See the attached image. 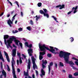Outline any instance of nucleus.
<instances>
[{
    "label": "nucleus",
    "instance_id": "25",
    "mask_svg": "<svg viewBox=\"0 0 78 78\" xmlns=\"http://www.w3.org/2000/svg\"><path fill=\"white\" fill-rule=\"evenodd\" d=\"M43 59V56L42 55H39V59L40 60H42Z\"/></svg>",
    "mask_w": 78,
    "mask_h": 78
},
{
    "label": "nucleus",
    "instance_id": "48",
    "mask_svg": "<svg viewBox=\"0 0 78 78\" xmlns=\"http://www.w3.org/2000/svg\"><path fill=\"white\" fill-rule=\"evenodd\" d=\"M35 72L36 74V76H37V75H38V71H37V70H36Z\"/></svg>",
    "mask_w": 78,
    "mask_h": 78
},
{
    "label": "nucleus",
    "instance_id": "45",
    "mask_svg": "<svg viewBox=\"0 0 78 78\" xmlns=\"http://www.w3.org/2000/svg\"><path fill=\"white\" fill-rule=\"evenodd\" d=\"M20 45V46L21 48H22V43H19Z\"/></svg>",
    "mask_w": 78,
    "mask_h": 78
},
{
    "label": "nucleus",
    "instance_id": "53",
    "mask_svg": "<svg viewBox=\"0 0 78 78\" xmlns=\"http://www.w3.org/2000/svg\"><path fill=\"white\" fill-rule=\"evenodd\" d=\"M21 15L22 17H23V12H21Z\"/></svg>",
    "mask_w": 78,
    "mask_h": 78
},
{
    "label": "nucleus",
    "instance_id": "37",
    "mask_svg": "<svg viewBox=\"0 0 78 78\" xmlns=\"http://www.w3.org/2000/svg\"><path fill=\"white\" fill-rule=\"evenodd\" d=\"M7 66L8 68V69H7V70L9 71H10V68H9V66L7 65Z\"/></svg>",
    "mask_w": 78,
    "mask_h": 78
},
{
    "label": "nucleus",
    "instance_id": "14",
    "mask_svg": "<svg viewBox=\"0 0 78 78\" xmlns=\"http://www.w3.org/2000/svg\"><path fill=\"white\" fill-rule=\"evenodd\" d=\"M23 73L24 75L25 76H28L29 75V74H28V72L26 73L25 71H24Z\"/></svg>",
    "mask_w": 78,
    "mask_h": 78
},
{
    "label": "nucleus",
    "instance_id": "26",
    "mask_svg": "<svg viewBox=\"0 0 78 78\" xmlns=\"http://www.w3.org/2000/svg\"><path fill=\"white\" fill-rule=\"evenodd\" d=\"M43 64H47V61L46 60H45L44 61V60H43Z\"/></svg>",
    "mask_w": 78,
    "mask_h": 78
},
{
    "label": "nucleus",
    "instance_id": "19",
    "mask_svg": "<svg viewBox=\"0 0 78 78\" xmlns=\"http://www.w3.org/2000/svg\"><path fill=\"white\" fill-rule=\"evenodd\" d=\"M44 16H46L47 18H48L49 17V15L48 13H45L44 14Z\"/></svg>",
    "mask_w": 78,
    "mask_h": 78
},
{
    "label": "nucleus",
    "instance_id": "49",
    "mask_svg": "<svg viewBox=\"0 0 78 78\" xmlns=\"http://www.w3.org/2000/svg\"><path fill=\"white\" fill-rule=\"evenodd\" d=\"M17 71L19 73V72H20V69H19V68H18L17 69Z\"/></svg>",
    "mask_w": 78,
    "mask_h": 78
},
{
    "label": "nucleus",
    "instance_id": "63",
    "mask_svg": "<svg viewBox=\"0 0 78 78\" xmlns=\"http://www.w3.org/2000/svg\"><path fill=\"white\" fill-rule=\"evenodd\" d=\"M51 74L52 75H53V70L51 71Z\"/></svg>",
    "mask_w": 78,
    "mask_h": 78
},
{
    "label": "nucleus",
    "instance_id": "27",
    "mask_svg": "<svg viewBox=\"0 0 78 78\" xmlns=\"http://www.w3.org/2000/svg\"><path fill=\"white\" fill-rule=\"evenodd\" d=\"M35 17H37V18H36V20H37H37H38V19H39V18H40V16H39L38 17L37 15H36L35 16Z\"/></svg>",
    "mask_w": 78,
    "mask_h": 78
},
{
    "label": "nucleus",
    "instance_id": "54",
    "mask_svg": "<svg viewBox=\"0 0 78 78\" xmlns=\"http://www.w3.org/2000/svg\"><path fill=\"white\" fill-rule=\"evenodd\" d=\"M22 55L24 58H26V56H25L24 54H22Z\"/></svg>",
    "mask_w": 78,
    "mask_h": 78
},
{
    "label": "nucleus",
    "instance_id": "58",
    "mask_svg": "<svg viewBox=\"0 0 78 78\" xmlns=\"http://www.w3.org/2000/svg\"><path fill=\"white\" fill-rule=\"evenodd\" d=\"M13 47L16 48H17V46H16L14 44H13Z\"/></svg>",
    "mask_w": 78,
    "mask_h": 78
},
{
    "label": "nucleus",
    "instance_id": "24",
    "mask_svg": "<svg viewBox=\"0 0 78 78\" xmlns=\"http://www.w3.org/2000/svg\"><path fill=\"white\" fill-rule=\"evenodd\" d=\"M52 17H53V18H54V20H55V21H56V22H58V20H57V19H56V17H55V16H52Z\"/></svg>",
    "mask_w": 78,
    "mask_h": 78
},
{
    "label": "nucleus",
    "instance_id": "8",
    "mask_svg": "<svg viewBox=\"0 0 78 78\" xmlns=\"http://www.w3.org/2000/svg\"><path fill=\"white\" fill-rule=\"evenodd\" d=\"M4 53L5 54V55L6 56V58L8 61V62H10V60H9V56H8V53L7 52H6V51H4Z\"/></svg>",
    "mask_w": 78,
    "mask_h": 78
},
{
    "label": "nucleus",
    "instance_id": "15",
    "mask_svg": "<svg viewBox=\"0 0 78 78\" xmlns=\"http://www.w3.org/2000/svg\"><path fill=\"white\" fill-rule=\"evenodd\" d=\"M59 65L60 67H64V65L63 64V63H62V62H59Z\"/></svg>",
    "mask_w": 78,
    "mask_h": 78
},
{
    "label": "nucleus",
    "instance_id": "31",
    "mask_svg": "<svg viewBox=\"0 0 78 78\" xmlns=\"http://www.w3.org/2000/svg\"><path fill=\"white\" fill-rule=\"evenodd\" d=\"M69 78H75V77H73V76L72 75H69L68 76Z\"/></svg>",
    "mask_w": 78,
    "mask_h": 78
},
{
    "label": "nucleus",
    "instance_id": "4",
    "mask_svg": "<svg viewBox=\"0 0 78 78\" xmlns=\"http://www.w3.org/2000/svg\"><path fill=\"white\" fill-rule=\"evenodd\" d=\"M11 62L13 77L14 78H17V76H16V71H15V68L14 67V65H15L16 63L15 61L14 60V59H12V61H11Z\"/></svg>",
    "mask_w": 78,
    "mask_h": 78
},
{
    "label": "nucleus",
    "instance_id": "20",
    "mask_svg": "<svg viewBox=\"0 0 78 78\" xmlns=\"http://www.w3.org/2000/svg\"><path fill=\"white\" fill-rule=\"evenodd\" d=\"M47 56L49 58H51V54L48 53L47 54Z\"/></svg>",
    "mask_w": 78,
    "mask_h": 78
},
{
    "label": "nucleus",
    "instance_id": "22",
    "mask_svg": "<svg viewBox=\"0 0 78 78\" xmlns=\"http://www.w3.org/2000/svg\"><path fill=\"white\" fill-rule=\"evenodd\" d=\"M0 59H2L3 62H5V60H4V58H3V56H2L1 57H0Z\"/></svg>",
    "mask_w": 78,
    "mask_h": 78
},
{
    "label": "nucleus",
    "instance_id": "62",
    "mask_svg": "<svg viewBox=\"0 0 78 78\" xmlns=\"http://www.w3.org/2000/svg\"><path fill=\"white\" fill-rule=\"evenodd\" d=\"M3 14H4V12H2L1 15H0V16H2L3 15Z\"/></svg>",
    "mask_w": 78,
    "mask_h": 78
},
{
    "label": "nucleus",
    "instance_id": "50",
    "mask_svg": "<svg viewBox=\"0 0 78 78\" xmlns=\"http://www.w3.org/2000/svg\"><path fill=\"white\" fill-rule=\"evenodd\" d=\"M72 59H74V60H75V61H76L77 59L75 57H73L72 58Z\"/></svg>",
    "mask_w": 78,
    "mask_h": 78
},
{
    "label": "nucleus",
    "instance_id": "13",
    "mask_svg": "<svg viewBox=\"0 0 78 78\" xmlns=\"http://www.w3.org/2000/svg\"><path fill=\"white\" fill-rule=\"evenodd\" d=\"M9 38V35H5L4 36V39H8Z\"/></svg>",
    "mask_w": 78,
    "mask_h": 78
},
{
    "label": "nucleus",
    "instance_id": "47",
    "mask_svg": "<svg viewBox=\"0 0 78 78\" xmlns=\"http://www.w3.org/2000/svg\"><path fill=\"white\" fill-rule=\"evenodd\" d=\"M50 29H51V31H52V32H53V31H54V28H53L51 27Z\"/></svg>",
    "mask_w": 78,
    "mask_h": 78
},
{
    "label": "nucleus",
    "instance_id": "17",
    "mask_svg": "<svg viewBox=\"0 0 78 78\" xmlns=\"http://www.w3.org/2000/svg\"><path fill=\"white\" fill-rule=\"evenodd\" d=\"M65 8V5H61V7H60L59 9H62V8Z\"/></svg>",
    "mask_w": 78,
    "mask_h": 78
},
{
    "label": "nucleus",
    "instance_id": "44",
    "mask_svg": "<svg viewBox=\"0 0 78 78\" xmlns=\"http://www.w3.org/2000/svg\"><path fill=\"white\" fill-rule=\"evenodd\" d=\"M42 66L43 69H44L45 68V65H44V64L43 63L42 64Z\"/></svg>",
    "mask_w": 78,
    "mask_h": 78
},
{
    "label": "nucleus",
    "instance_id": "42",
    "mask_svg": "<svg viewBox=\"0 0 78 78\" xmlns=\"http://www.w3.org/2000/svg\"><path fill=\"white\" fill-rule=\"evenodd\" d=\"M30 64H31V62L30 61V59H28V65H30Z\"/></svg>",
    "mask_w": 78,
    "mask_h": 78
},
{
    "label": "nucleus",
    "instance_id": "64",
    "mask_svg": "<svg viewBox=\"0 0 78 78\" xmlns=\"http://www.w3.org/2000/svg\"><path fill=\"white\" fill-rule=\"evenodd\" d=\"M32 78H35V76H34V74H33L32 75Z\"/></svg>",
    "mask_w": 78,
    "mask_h": 78
},
{
    "label": "nucleus",
    "instance_id": "52",
    "mask_svg": "<svg viewBox=\"0 0 78 78\" xmlns=\"http://www.w3.org/2000/svg\"><path fill=\"white\" fill-rule=\"evenodd\" d=\"M23 29L22 28H19L18 29L19 31H22Z\"/></svg>",
    "mask_w": 78,
    "mask_h": 78
},
{
    "label": "nucleus",
    "instance_id": "18",
    "mask_svg": "<svg viewBox=\"0 0 78 78\" xmlns=\"http://www.w3.org/2000/svg\"><path fill=\"white\" fill-rule=\"evenodd\" d=\"M40 14H44H44H45V12H44L43 11V10H41L40 11Z\"/></svg>",
    "mask_w": 78,
    "mask_h": 78
},
{
    "label": "nucleus",
    "instance_id": "6",
    "mask_svg": "<svg viewBox=\"0 0 78 78\" xmlns=\"http://www.w3.org/2000/svg\"><path fill=\"white\" fill-rule=\"evenodd\" d=\"M27 51H28V53L29 56H32L33 55H32V53H33V49L30 48L28 49Z\"/></svg>",
    "mask_w": 78,
    "mask_h": 78
},
{
    "label": "nucleus",
    "instance_id": "40",
    "mask_svg": "<svg viewBox=\"0 0 78 78\" xmlns=\"http://www.w3.org/2000/svg\"><path fill=\"white\" fill-rule=\"evenodd\" d=\"M30 22L31 25H33V22L32 20H31L30 21Z\"/></svg>",
    "mask_w": 78,
    "mask_h": 78
},
{
    "label": "nucleus",
    "instance_id": "1",
    "mask_svg": "<svg viewBox=\"0 0 78 78\" xmlns=\"http://www.w3.org/2000/svg\"><path fill=\"white\" fill-rule=\"evenodd\" d=\"M39 47L41 51H43L42 52H40V55L43 56L45 55L46 53V50H49V51L54 53L55 55L57 54V52L55 51V50L54 49V47L52 46H50V49L48 48L45 46V44L41 45L40 43L39 44Z\"/></svg>",
    "mask_w": 78,
    "mask_h": 78
},
{
    "label": "nucleus",
    "instance_id": "3",
    "mask_svg": "<svg viewBox=\"0 0 78 78\" xmlns=\"http://www.w3.org/2000/svg\"><path fill=\"white\" fill-rule=\"evenodd\" d=\"M17 38L15 37H10L9 39L7 40L6 41V40L4 39V42L5 45H6L7 48L8 49L9 48V47L10 48H12V46H11V44L12 43V41L13 40L15 42H16V45H19V42H20V41L18 40H16Z\"/></svg>",
    "mask_w": 78,
    "mask_h": 78
},
{
    "label": "nucleus",
    "instance_id": "30",
    "mask_svg": "<svg viewBox=\"0 0 78 78\" xmlns=\"http://www.w3.org/2000/svg\"><path fill=\"white\" fill-rule=\"evenodd\" d=\"M71 66L73 68V69H74V70H77V68H76L75 67V66H73L71 65Z\"/></svg>",
    "mask_w": 78,
    "mask_h": 78
},
{
    "label": "nucleus",
    "instance_id": "59",
    "mask_svg": "<svg viewBox=\"0 0 78 78\" xmlns=\"http://www.w3.org/2000/svg\"><path fill=\"white\" fill-rule=\"evenodd\" d=\"M2 56H2V52H1V51H0V57Z\"/></svg>",
    "mask_w": 78,
    "mask_h": 78
},
{
    "label": "nucleus",
    "instance_id": "56",
    "mask_svg": "<svg viewBox=\"0 0 78 78\" xmlns=\"http://www.w3.org/2000/svg\"><path fill=\"white\" fill-rule=\"evenodd\" d=\"M55 67L56 68H57V67H58V65H57V64L56 63H55Z\"/></svg>",
    "mask_w": 78,
    "mask_h": 78
},
{
    "label": "nucleus",
    "instance_id": "60",
    "mask_svg": "<svg viewBox=\"0 0 78 78\" xmlns=\"http://www.w3.org/2000/svg\"><path fill=\"white\" fill-rule=\"evenodd\" d=\"M11 14L12 15L13 14V13L14 12V11H11Z\"/></svg>",
    "mask_w": 78,
    "mask_h": 78
},
{
    "label": "nucleus",
    "instance_id": "41",
    "mask_svg": "<svg viewBox=\"0 0 78 78\" xmlns=\"http://www.w3.org/2000/svg\"><path fill=\"white\" fill-rule=\"evenodd\" d=\"M61 8V5H57L55 7L56 8Z\"/></svg>",
    "mask_w": 78,
    "mask_h": 78
},
{
    "label": "nucleus",
    "instance_id": "35",
    "mask_svg": "<svg viewBox=\"0 0 78 78\" xmlns=\"http://www.w3.org/2000/svg\"><path fill=\"white\" fill-rule=\"evenodd\" d=\"M0 65H1V67L2 69H3V64L2 63V62H1V64H0Z\"/></svg>",
    "mask_w": 78,
    "mask_h": 78
},
{
    "label": "nucleus",
    "instance_id": "7",
    "mask_svg": "<svg viewBox=\"0 0 78 78\" xmlns=\"http://www.w3.org/2000/svg\"><path fill=\"white\" fill-rule=\"evenodd\" d=\"M53 65V62H51L49 63V65H48V73H50V70H51V66H52Z\"/></svg>",
    "mask_w": 78,
    "mask_h": 78
},
{
    "label": "nucleus",
    "instance_id": "16",
    "mask_svg": "<svg viewBox=\"0 0 78 78\" xmlns=\"http://www.w3.org/2000/svg\"><path fill=\"white\" fill-rule=\"evenodd\" d=\"M77 9H78V6H76V7H73L72 9V11H73L74 9V10H77Z\"/></svg>",
    "mask_w": 78,
    "mask_h": 78
},
{
    "label": "nucleus",
    "instance_id": "32",
    "mask_svg": "<svg viewBox=\"0 0 78 78\" xmlns=\"http://www.w3.org/2000/svg\"><path fill=\"white\" fill-rule=\"evenodd\" d=\"M25 45L26 46H27V47H28V42H25Z\"/></svg>",
    "mask_w": 78,
    "mask_h": 78
},
{
    "label": "nucleus",
    "instance_id": "38",
    "mask_svg": "<svg viewBox=\"0 0 78 78\" xmlns=\"http://www.w3.org/2000/svg\"><path fill=\"white\" fill-rule=\"evenodd\" d=\"M15 3H16V5H17L18 7L19 8L20 6L19 5V3L18 2H17V1H16L15 2Z\"/></svg>",
    "mask_w": 78,
    "mask_h": 78
},
{
    "label": "nucleus",
    "instance_id": "11",
    "mask_svg": "<svg viewBox=\"0 0 78 78\" xmlns=\"http://www.w3.org/2000/svg\"><path fill=\"white\" fill-rule=\"evenodd\" d=\"M12 22H13L11 21V20L10 19H9V20H8V21H7V23H8V25H9V26H10V27H12V26H11V24H12Z\"/></svg>",
    "mask_w": 78,
    "mask_h": 78
},
{
    "label": "nucleus",
    "instance_id": "10",
    "mask_svg": "<svg viewBox=\"0 0 78 78\" xmlns=\"http://www.w3.org/2000/svg\"><path fill=\"white\" fill-rule=\"evenodd\" d=\"M16 49H14L13 50L12 56L13 57H15L16 56Z\"/></svg>",
    "mask_w": 78,
    "mask_h": 78
},
{
    "label": "nucleus",
    "instance_id": "61",
    "mask_svg": "<svg viewBox=\"0 0 78 78\" xmlns=\"http://www.w3.org/2000/svg\"><path fill=\"white\" fill-rule=\"evenodd\" d=\"M62 72H63V73H66V71L65 70L63 69L62 71Z\"/></svg>",
    "mask_w": 78,
    "mask_h": 78
},
{
    "label": "nucleus",
    "instance_id": "57",
    "mask_svg": "<svg viewBox=\"0 0 78 78\" xmlns=\"http://www.w3.org/2000/svg\"><path fill=\"white\" fill-rule=\"evenodd\" d=\"M77 12V11L76 10H74V11L73 13L74 14H75V13H76V12Z\"/></svg>",
    "mask_w": 78,
    "mask_h": 78
},
{
    "label": "nucleus",
    "instance_id": "9",
    "mask_svg": "<svg viewBox=\"0 0 78 78\" xmlns=\"http://www.w3.org/2000/svg\"><path fill=\"white\" fill-rule=\"evenodd\" d=\"M41 73L42 74H40V76L41 77V78H43V76H44L45 73V72H44V69H41Z\"/></svg>",
    "mask_w": 78,
    "mask_h": 78
},
{
    "label": "nucleus",
    "instance_id": "23",
    "mask_svg": "<svg viewBox=\"0 0 78 78\" xmlns=\"http://www.w3.org/2000/svg\"><path fill=\"white\" fill-rule=\"evenodd\" d=\"M19 61L20 64H22V58H21V57H20Z\"/></svg>",
    "mask_w": 78,
    "mask_h": 78
},
{
    "label": "nucleus",
    "instance_id": "34",
    "mask_svg": "<svg viewBox=\"0 0 78 78\" xmlns=\"http://www.w3.org/2000/svg\"><path fill=\"white\" fill-rule=\"evenodd\" d=\"M32 44H29V45L27 47H29V48H31V47H32Z\"/></svg>",
    "mask_w": 78,
    "mask_h": 78
},
{
    "label": "nucleus",
    "instance_id": "36",
    "mask_svg": "<svg viewBox=\"0 0 78 78\" xmlns=\"http://www.w3.org/2000/svg\"><path fill=\"white\" fill-rule=\"evenodd\" d=\"M12 32H13V33L15 34V33H18V32H19V31H18V30H15V31H14V30H13Z\"/></svg>",
    "mask_w": 78,
    "mask_h": 78
},
{
    "label": "nucleus",
    "instance_id": "12",
    "mask_svg": "<svg viewBox=\"0 0 78 78\" xmlns=\"http://www.w3.org/2000/svg\"><path fill=\"white\" fill-rule=\"evenodd\" d=\"M2 73L3 75L4 76L5 78L6 77V73L5 71V70H3V71L2 72Z\"/></svg>",
    "mask_w": 78,
    "mask_h": 78
},
{
    "label": "nucleus",
    "instance_id": "28",
    "mask_svg": "<svg viewBox=\"0 0 78 78\" xmlns=\"http://www.w3.org/2000/svg\"><path fill=\"white\" fill-rule=\"evenodd\" d=\"M74 75L75 76H78V72H76L74 73Z\"/></svg>",
    "mask_w": 78,
    "mask_h": 78
},
{
    "label": "nucleus",
    "instance_id": "33",
    "mask_svg": "<svg viewBox=\"0 0 78 78\" xmlns=\"http://www.w3.org/2000/svg\"><path fill=\"white\" fill-rule=\"evenodd\" d=\"M43 10L44 11L45 13H47V10L45 9H43Z\"/></svg>",
    "mask_w": 78,
    "mask_h": 78
},
{
    "label": "nucleus",
    "instance_id": "43",
    "mask_svg": "<svg viewBox=\"0 0 78 78\" xmlns=\"http://www.w3.org/2000/svg\"><path fill=\"white\" fill-rule=\"evenodd\" d=\"M31 68V65H28V68L30 69Z\"/></svg>",
    "mask_w": 78,
    "mask_h": 78
},
{
    "label": "nucleus",
    "instance_id": "51",
    "mask_svg": "<svg viewBox=\"0 0 78 78\" xmlns=\"http://www.w3.org/2000/svg\"><path fill=\"white\" fill-rule=\"evenodd\" d=\"M73 12L72 11H70L69 12H68L67 13L68 15L70 14L71 13V12Z\"/></svg>",
    "mask_w": 78,
    "mask_h": 78
},
{
    "label": "nucleus",
    "instance_id": "46",
    "mask_svg": "<svg viewBox=\"0 0 78 78\" xmlns=\"http://www.w3.org/2000/svg\"><path fill=\"white\" fill-rule=\"evenodd\" d=\"M17 55L18 56H19V58H20V57H20L21 54H20V53L17 52Z\"/></svg>",
    "mask_w": 78,
    "mask_h": 78
},
{
    "label": "nucleus",
    "instance_id": "5",
    "mask_svg": "<svg viewBox=\"0 0 78 78\" xmlns=\"http://www.w3.org/2000/svg\"><path fill=\"white\" fill-rule=\"evenodd\" d=\"M31 59L33 65V68L34 69V70H35V69H37V65L36 64V63H35V59L34 58V57H32L31 58Z\"/></svg>",
    "mask_w": 78,
    "mask_h": 78
},
{
    "label": "nucleus",
    "instance_id": "55",
    "mask_svg": "<svg viewBox=\"0 0 78 78\" xmlns=\"http://www.w3.org/2000/svg\"><path fill=\"white\" fill-rule=\"evenodd\" d=\"M16 62L17 65H19V60H17Z\"/></svg>",
    "mask_w": 78,
    "mask_h": 78
},
{
    "label": "nucleus",
    "instance_id": "2",
    "mask_svg": "<svg viewBox=\"0 0 78 78\" xmlns=\"http://www.w3.org/2000/svg\"><path fill=\"white\" fill-rule=\"evenodd\" d=\"M70 55H71V54L70 53L61 51L59 52V56L61 58H63L66 63L72 65H74V63L72 61H69V58H70Z\"/></svg>",
    "mask_w": 78,
    "mask_h": 78
},
{
    "label": "nucleus",
    "instance_id": "29",
    "mask_svg": "<svg viewBox=\"0 0 78 78\" xmlns=\"http://www.w3.org/2000/svg\"><path fill=\"white\" fill-rule=\"evenodd\" d=\"M70 41L71 42H72L73 41H74V38H73L72 37H71L70 38Z\"/></svg>",
    "mask_w": 78,
    "mask_h": 78
},
{
    "label": "nucleus",
    "instance_id": "21",
    "mask_svg": "<svg viewBox=\"0 0 78 78\" xmlns=\"http://www.w3.org/2000/svg\"><path fill=\"white\" fill-rule=\"evenodd\" d=\"M42 5V3L41 2H39L37 4V5L38 7H41Z\"/></svg>",
    "mask_w": 78,
    "mask_h": 78
},
{
    "label": "nucleus",
    "instance_id": "39",
    "mask_svg": "<svg viewBox=\"0 0 78 78\" xmlns=\"http://www.w3.org/2000/svg\"><path fill=\"white\" fill-rule=\"evenodd\" d=\"M27 29L28 30H29V31H30L31 30V27H27Z\"/></svg>",
    "mask_w": 78,
    "mask_h": 78
}]
</instances>
